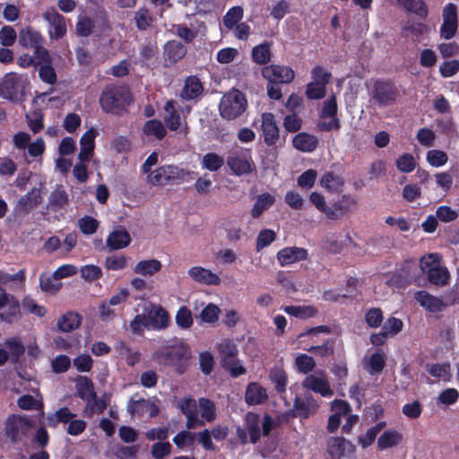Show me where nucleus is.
<instances>
[{"label": "nucleus", "instance_id": "obj_1", "mask_svg": "<svg viewBox=\"0 0 459 459\" xmlns=\"http://www.w3.org/2000/svg\"><path fill=\"white\" fill-rule=\"evenodd\" d=\"M132 102V96L127 88L116 86L104 90L100 98V104L107 113L120 115Z\"/></svg>", "mask_w": 459, "mask_h": 459}, {"label": "nucleus", "instance_id": "obj_2", "mask_svg": "<svg viewBox=\"0 0 459 459\" xmlns=\"http://www.w3.org/2000/svg\"><path fill=\"white\" fill-rule=\"evenodd\" d=\"M420 267L430 284L443 287L449 283L450 273L441 264L437 254L431 253L422 256L420 260Z\"/></svg>", "mask_w": 459, "mask_h": 459}, {"label": "nucleus", "instance_id": "obj_3", "mask_svg": "<svg viewBox=\"0 0 459 459\" xmlns=\"http://www.w3.org/2000/svg\"><path fill=\"white\" fill-rule=\"evenodd\" d=\"M192 174H194V172L179 169L174 165H163L148 175L147 182L152 186L180 184L192 179Z\"/></svg>", "mask_w": 459, "mask_h": 459}, {"label": "nucleus", "instance_id": "obj_4", "mask_svg": "<svg viewBox=\"0 0 459 459\" xmlns=\"http://www.w3.org/2000/svg\"><path fill=\"white\" fill-rule=\"evenodd\" d=\"M247 107L244 93L233 90L222 96L219 104L220 115L226 120H233L240 117Z\"/></svg>", "mask_w": 459, "mask_h": 459}, {"label": "nucleus", "instance_id": "obj_5", "mask_svg": "<svg viewBox=\"0 0 459 459\" xmlns=\"http://www.w3.org/2000/svg\"><path fill=\"white\" fill-rule=\"evenodd\" d=\"M217 350L221 358L222 367L230 371L231 377H238L247 372L246 368L239 363L238 347L231 340H223L218 344Z\"/></svg>", "mask_w": 459, "mask_h": 459}, {"label": "nucleus", "instance_id": "obj_6", "mask_svg": "<svg viewBox=\"0 0 459 459\" xmlns=\"http://www.w3.org/2000/svg\"><path fill=\"white\" fill-rule=\"evenodd\" d=\"M370 96L375 104L385 108L396 102L400 92L393 81L377 80L373 84Z\"/></svg>", "mask_w": 459, "mask_h": 459}, {"label": "nucleus", "instance_id": "obj_7", "mask_svg": "<svg viewBox=\"0 0 459 459\" xmlns=\"http://www.w3.org/2000/svg\"><path fill=\"white\" fill-rule=\"evenodd\" d=\"M18 42L24 48L33 49V53L38 54V57L42 61L48 59L49 51L44 47V37L31 26H27L19 31Z\"/></svg>", "mask_w": 459, "mask_h": 459}, {"label": "nucleus", "instance_id": "obj_8", "mask_svg": "<svg viewBox=\"0 0 459 459\" xmlns=\"http://www.w3.org/2000/svg\"><path fill=\"white\" fill-rule=\"evenodd\" d=\"M30 428L31 423L28 419L13 414L6 420L4 434L13 445H15L23 442Z\"/></svg>", "mask_w": 459, "mask_h": 459}, {"label": "nucleus", "instance_id": "obj_9", "mask_svg": "<svg viewBox=\"0 0 459 459\" xmlns=\"http://www.w3.org/2000/svg\"><path fill=\"white\" fill-rule=\"evenodd\" d=\"M417 264L413 261H404L399 269L393 272L386 284L396 289H405L416 277Z\"/></svg>", "mask_w": 459, "mask_h": 459}, {"label": "nucleus", "instance_id": "obj_10", "mask_svg": "<svg viewBox=\"0 0 459 459\" xmlns=\"http://www.w3.org/2000/svg\"><path fill=\"white\" fill-rule=\"evenodd\" d=\"M24 85L22 79L16 73L6 74L0 82V97L11 101H16L23 95Z\"/></svg>", "mask_w": 459, "mask_h": 459}, {"label": "nucleus", "instance_id": "obj_11", "mask_svg": "<svg viewBox=\"0 0 459 459\" xmlns=\"http://www.w3.org/2000/svg\"><path fill=\"white\" fill-rule=\"evenodd\" d=\"M261 74L267 82L280 84H289L295 78V72L290 66L281 65H265Z\"/></svg>", "mask_w": 459, "mask_h": 459}, {"label": "nucleus", "instance_id": "obj_12", "mask_svg": "<svg viewBox=\"0 0 459 459\" xmlns=\"http://www.w3.org/2000/svg\"><path fill=\"white\" fill-rule=\"evenodd\" d=\"M318 407L317 402L311 394H305L303 397L296 396L293 402V410L287 411V415L306 420L316 413Z\"/></svg>", "mask_w": 459, "mask_h": 459}, {"label": "nucleus", "instance_id": "obj_13", "mask_svg": "<svg viewBox=\"0 0 459 459\" xmlns=\"http://www.w3.org/2000/svg\"><path fill=\"white\" fill-rule=\"evenodd\" d=\"M260 130L266 146L271 147L277 143L280 138V129L275 116L271 112H264L261 115Z\"/></svg>", "mask_w": 459, "mask_h": 459}, {"label": "nucleus", "instance_id": "obj_14", "mask_svg": "<svg viewBox=\"0 0 459 459\" xmlns=\"http://www.w3.org/2000/svg\"><path fill=\"white\" fill-rule=\"evenodd\" d=\"M43 18L49 23L48 34L51 39H62L66 34L65 19L54 7L48 8Z\"/></svg>", "mask_w": 459, "mask_h": 459}, {"label": "nucleus", "instance_id": "obj_15", "mask_svg": "<svg viewBox=\"0 0 459 459\" xmlns=\"http://www.w3.org/2000/svg\"><path fill=\"white\" fill-rule=\"evenodd\" d=\"M326 446L331 459H342L355 452L354 445L342 437H330Z\"/></svg>", "mask_w": 459, "mask_h": 459}, {"label": "nucleus", "instance_id": "obj_16", "mask_svg": "<svg viewBox=\"0 0 459 459\" xmlns=\"http://www.w3.org/2000/svg\"><path fill=\"white\" fill-rule=\"evenodd\" d=\"M204 86L196 75H189L185 79L180 98L184 100L197 102L204 93Z\"/></svg>", "mask_w": 459, "mask_h": 459}, {"label": "nucleus", "instance_id": "obj_17", "mask_svg": "<svg viewBox=\"0 0 459 459\" xmlns=\"http://www.w3.org/2000/svg\"><path fill=\"white\" fill-rule=\"evenodd\" d=\"M277 260L281 266H287L297 262L307 260L308 252L299 247H286L278 251Z\"/></svg>", "mask_w": 459, "mask_h": 459}, {"label": "nucleus", "instance_id": "obj_18", "mask_svg": "<svg viewBox=\"0 0 459 459\" xmlns=\"http://www.w3.org/2000/svg\"><path fill=\"white\" fill-rule=\"evenodd\" d=\"M414 299L423 308L431 313L441 312L448 306L441 299L433 296L426 290L416 291Z\"/></svg>", "mask_w": 459, "mask_h": 459}, {"label": "nucleus", "instance_id": "obj_19", "mask_svg": "<svg viewBox=\"0 0 459 459\" xmlns=\"http://www.w3.org/2000/svg\"><path fill=\"white\" fill-rule=\"evenodd\" d=\"M302 386L316 394H320L323 397H331L333 395V391L327 379L318 377L315 375L306 377L302 382Z\"/></svg>", "mask_w": 459, "mask_h": 459}, {"label": "nucleus", "instance_id": "obj_20", "mask_svg": "<svg viewBox=\"0 0 459 459\" xmlns=\"http://www.w3.org/2000/svg\"><path fill=\"white\" fill-rule=\"evenodd\" d=\"M106 243L110 250L122 249L130 245L131 236L123 226H119L108 234Z\"/></svg>", "mask_w": 459, "mask_h": 459}, {"label": "nucleus", "instance_id": "obj_21", "mask_svg": "<svg viewBox=\"0 0 459 459\" xmlns=\"http://www.w3.org/2000/svg\"><path fill=\"white\" fill-rule=\"evenodd\" d=\"M98 133L96 129L90 128L80 139L81 149L78 159L82 162H87L91 158L95 148V138Z\"/></svg>", "mask_w": 459, "mask_h": 459}, {"label": "nucleus", "instance_id": "obj_22", "mask_svg": "<svg viewBox=\"0 0 459 459\" xmlns=\"http://www.w3.org/2000/svg\"><path fill=\"white\" fill-rule=\"evenodd\" d=\"M188 275L201 284L217 286L221 283V279L216 273L202 266L191 267L188 270Z\"/></svg>", "mask_w": 459, "mask_h": 459}, {"label": "nucleus", "instance_id": "obj_23", "mask_svg": "<svg viewBox=\"0 0 459 459\" xmlns=\"http://www.w3.org/2000/svg\"><path fill=\"white\" fill-rule=\"evenodd\" d=\"M292 146L302 152H312L318 146V139L314 134L300 132L292 138Z\"/></svg>", "mask_w": 459, "mask_h": 459}, {"label": "nucleus", "instance_id": "obj_24", "mask_svg": "<svg viewBox=\"0 0 459 459\" xmlns=\"http://www.w3.org/2000/svg\"><path fill=\"white\" fill-rule=\"evenodd\" d=\"M266 389L256 382L249 383L245 392V401L248 405L262 404L267 400Z\"/></svg>", "mask_w": 459, "mask_h": 459}, {"label": "nucleus", "instance_id": "obj_25", "mask_svg": "<svg viewBox=\"0 0 459 459\" xmlns=\"http://www.w3.org/2000/svg\"><path fill=\"white\" fill-rule=\"evenodd\" d=\"M186 54V48L179 41L169 40L164 45V59L174 65L181 60Z\"/></svg>", "mask_w": 459, "mask_h": 459}, {"label": "nucleus", "instance_id": "obj_26", "mask_svg": "<svg viewBox=\"0 0 459 459\" xmlns=\"http://www.w3.org/2000/svg\"><path fill=\"white\" fill-rule=\"evenodd\" d=\"M167 365L173 367L177 373L183 374L187 368V357L182 350H171L164 354Z\"/></svg>", "mask_w": 459, "mask_h": 459}, {"label": "nucleus", "instance_id": "obj_27", "mask_svg": "<svg viewBox=\"0 0 459 459\" xmlns=\"http://www.w3.org/2000/svg\"><path fill=\"white\" fill-rule=\"evenodd\" d=\"M177 102L174 100H168L163 109L167 113L164 123L169 131H177L181 126V116L177 108Z\"/></svg>", "mask_w": 459, "mask_h": 459}, {"label": "nucleus", "instance_id": "obj_28", "mask_svg": "<svg viewBox=\"0 0 459 459\" xmlns=\"http://www.w3.org/2000/svg\"><path fill=\"white\" fill-rule=\"evenodd\" d=\"M152 329L161 330L169 325V314L161 306H155L147 315Z\"/></svg>", "mask_w": 459, "mask_h": 459}, {"label": "nucleus", "instance_id": "obj_29", "mask_svg": "<svg viewBox=\"0 0 459 459\" xmlns=\"http://www.w3.org/2000/svg\"><path fill=\"white\" fill-rule=\"evenodd\" d=\"M272 46L273 43L264 41L252 48L251 56L254 63L260 65H269L272 60Z\"/></svg>", "mask_w": 459, "mask_h": 459}, {"label": "nucleus", "instance_id": "obj_30", "mask_svg": "<svg viewBox=\"0 0 459 459\" xmlns=\"http://www.w3.org/2000/svg\"><path fill=\"white\" fill-rule=\"evenodd\" d=\"M320 186L329 193H341L344 187V179L333 171H327L320 178Z\"/></svg>", "mask_w": 459, "mask_h": 459}, {"label": "nucleus", "instance_id": "obj_31", "mask_svg": "<svg viewBox=\"0 0 459 459\" xmlns=\"http://www.w3.org/2000/svg\"><path fill=\"white\" fill-rule=\"evenodd\" d=\"M227 165L233 174L242 176L250 174L253 170L252 161L238 155H230L227 158Z\"/></svg>", "mask_w": 459, "mask_h": 459}, {"label": "nucleus", "instance_id": "obj_32", "mask_svg": "<svg viewBox=\"0 0 459 459\" xmlns=\"http://www.w3.org/2000/svg\"><path fill=\"white\" fill-rule=\"evenodd\" d=\"M403 441V435L396 429L385 430L377 439V448L385 450L398 446Z\"/></svg>", "mask_w": 459, "mask_h": 459}, {"label": "nucleus", "instance_id": "obj_33", "mask_svg": "<svg viewBox=\"0 0 459 459\" xmlns=\"http://www.w3.org/2000/svg\"><path fill=\"white\" fill-rule=\"evenodd\" d=\"M245 422L250 437V442L252 444H256L261 437L259 414L256 412L248 411L246 414Z\"/></svg>", "mask_w": 459, "mask_h": 459}, {"label": "nucleus", "instance_id": "obj_34", "mask_svg": "<svg viewBox=\"0 0 459 459\" xmlns=\"http://www.w3.org/2000/svg\"><path fill=\"white\" fill-rule=\"evenodd\" d=\"M82 323V316L79 313L68 311L58 319L57 327L61 332L69 333L77 329Z\"/></svg>", "mask_w": 459, "mask_h": 459}, {"label": "nucleus", "instance_id": "obj_35", "mask_svg": "<svg viewBox=\"0 0 459 459\" xmlns=\"http://www.w3.org/2000/svg\"><path fill=\"white\" fill-rule=\"evenodd\" d=\"M407 12L414 13L425 20L429 15V8L424 0H396Z\"/></svg>", "mask_w": 459, "mask_h": 459}, {"label": "nucleus", "instance_id": "obj_36", "mask_svg": "<svg viewBox=\"0 0 459 459\" xmlns=\"http://www.w3.org/2000/svg\"><path fill=\"white\" fill-rule=\"evenodd\" d=\"M39 64V79L48 84L53 85L57 81V76L55 68L52 65V57L50 53L48 52V59L47 61H42L39 58L38 62Z\"/></svg>", "mask_w": 459, "mask_h": 459}, {"label": "nucleus", "instance_id": "obj_37", "mask_svg": "<svg viewBox=\"0 0 459 459\" xmlns=\"http://www.w3.org/2000/svg\"><path fill=\"white\" fill-rule=\"evenodd\" d=\"M275 203V197L269 193L259 195L251 209V216L258 219L264 211L268 210Z\"/></svg>", "mask_w": 459, "mask_h": 459}, {"label": "nucleus", "instance_id": "obj_38", "mask_svg": "<svg viewBox=\"0 0 459 459\" xmlns=\"http://www.w3.org/2000/svg\"><path fill=\"white\" fill-rule=\"evenodd\" d=\"M162 264L157 259L139 261L134 267V273L143 276H153L161 270Z\"/></svg>", "mask_w": 459, "mask_h": 459}, {"label": "nucleus", "instance_id": "obj_39", "mask_svg": "<svg viewBox=\"0 0 459 459\" xmlns=\"http://www.w3.org/2000/svg\"><path fill=\"white\" fill-rule=\"evenodd\" d=\"M20 311L19 300L14 296H11V299L4 305V308L0 310V318L4 322L13 323L19 318Z\"/></svg>", "mask_w": 459, "mask_h": 459}, {"label": "nucleus", "instance_id": "obj_40", "mask_svg": "<svg viewBox=\"0 0 459 459\" xmlns=\"http://www.w3.org/2000/svg\"><path fill=\"white\" fill-rule=\"evenodd\" d=\"M142 131L144 135L154 136L158 140H162L167 134L162 122L155 118L146 121L143 126Z\"/></svg>", "mask_w": 459, "mask_h": 459}, {"label": "nucleus", "instance_id": "obj_41", "mask_svg": "<svg viewBox=\"0 0 459 459\" xmlns=\"http://www.w3.org/2000/svg\"><path fill=\"white\" fill-rule=\"evenodd\" d=\"M76 389L78 396L85 402L92 400L96 397V392L94 390L93 384L91 380L87 377H80L78 378Z\"/></svg>", "mask_w": 459, "mask_h": 459}, {"label": "nucleus", "instance_id": "obj_42", "mask_svg": "<svg viewBox=\"0 0 459 459\" xmlns=\"http://www.w3.org/2000/svg\"><path fill=\"white\" fill-rule=\"evenodd\" d=\"M159 54V48L156 43L148 42L139 48V60L134 63H139L141 66H149L148 62L157 58Z\"/></svg>", "mask_w": 459, "mask_h": 459}, {"label": "nucleus", "instance_id": "obj_43", "mask_svg": "<svg viewBox=\"0 0 459 459\" xmlns=\"http://www.w3.org/2000/svg\"><path fill=\"white\" fill-rule=\"evenodd\" d=\"M42 202L40 191L38 188H32L25 195L19 199V206L25 212H29L34 207H37Z\"/></svg>", "mask_w": 459, "mask_h": 459}, {"label": "nucleus", "instance_id": "obj_44", "mask_svg": "<svg viewBox=\"0 0 459 459\" xmlns=\"http://www.w3.org/2000/svg\"><path fill=\"white\" fill-rule=\"evenodd\" d=\"M75 414L71 412L67 407L59 408L55 413L48 414L47 417L48 425L50 428H56L59 423H68L74 419Z\"/></svg>", "mask_w": 459, "mask_h": 459}, {"label": "nucleus", "instance_id": "obj_45", "mask_svg": "<svg viewBox=\"0 0 459 459\" xmlns=\"http://www.w3.org/2000/svg\"><path fill=\"white\" fill-rule=\"evenodd\" d=\"M283 310L288 315L300 319L311 318L317 314V309L313 306H286Z\"/></svg>", "mask_w": 459, "mask_h": 459}, {"label": "nucleus", "instance_id": "obj_46", "mask_svg": "<svg viewBox=\"0 0 459 459\" xmlns=\"http://www.w3.org/2000/svg\"><path fill=\"white\" fill-rule=\"evenodd\" d=\"M356 205V200L351 195H342L331 207L336 214V220L348 213Z\"/></svg>", "mask_w": 459, "mask_h": 459}, {"label": "nucleus", "instance_id": "obj_47", "mask_svg": "<svg viewBox=\"0 0 459 459\" xmlns=\"http://www.w3.org/2000/svg\"><path fill=\"white\" fill-rule=\"evenodd\" d=\"M335 339L329 338L325 340L321 345H313L307 349V351L319 358H328L334 353Z\"/></svg>", "mask_w": 459, "mask_h": 459}, {"label": "nucleus", "instance_id": "obj_48", "mask_svg": "<svg viewBox=\"0 0 459 459\" xmlns=\"http://www.w3.org/2000/svg\"><path fill=\"white\" fill-rule=\"evenodd\" d=\"M309 201L316 206V208L325 214L330 220H336V214L330 206L326 204L325 196L317 192H312L309 195Z\"/></svg>", "mask_w": 459, "mask_h": 459}, {"label": "nucleus", "instance_id": "obj_49", "mask_svg": "<svg viewBox=\"0 0 459 459\" xmlns=\"http://www.w3.org/2000/svg\"><path fill=\"white\" fill-rule=\"evenodd\" d=\"M39 286L42 291L56 294L61 289L62 283L59 281V279L54 277V273H42L39 277Z\"/></svg>", "mask_w": 459, "mask_h": 459}, {"label": "nucleus", "instance_id": "obj_50", "mask_svg": "<svg viewBox=\"0 0 459 459\" xmlns=\"http://www.w3.org/2000/svg\"><path fill=\"white\" fill-rule=\"evenodd\" d=\"M270 380L274 384L275 390L278 394H283L287 386V374L281 368H274L271 369L269 374Z\"/></svg>", "mask_w": 459, "mask_h": 459}, {"label": "nucleus", "instance_id": "obj_51", "mask_svg": "<svg viewBox=\"0 0 459 459\" xmlns=\"http://www.w3.org/2000/svg\"><path fill=\"white\" fill-rule=\"evenodd\" d=\"M201 417L208 422H212L216 419L215 403L208 399L202 397L198 400Z\"/></svg>", "mask_w": 459, "mask_h": 459}, {"label": "nucleus", "instance_id": "obj_52", "mask_svg": "<svg viewBox=\"0 0 459 459\" xmlns=\"http://www.w3.org/2000/svg\"><path fill=\"white\" fill-rule=\"evenodd\" d=\"M427 371L433 377L443 379L445 381L449 380L451 376V367L448 363H434L427 365Z\"/></svg>", "mask_w": 459, "mask_h": 459}, {"label": "nucleus", "instance_id": "obj_53", "mask_svg": "<svg viewBox=\"0 0 459 459\" xmlns=\"http://www.w3.org/2000/svg\"><path fill=\"white\" fill-rule=\"evenodd\" d=\"M224 164L223 157L215 152H208L203 156L202 165L209 171H218Z\"/></svg>", "mask_w": 459, "mask_h": 459}, {"label": "nucleus", "instance_id": "obj_54", "mask_svg": "<svg viewBox=\"0 0 459 459\" xmlns=\"http://www.w3.org/2000/svg\"><path fill=\"white\" fill-rule=\"evenodd\" d=\"M243 18V8L241 6H233L228 10L223 17L224 26L231 30L237 25Z\"/></svg>", "mask_w": 459, "mask_h": 459}, {"label": "nucleus", "instance_id": "obj_55", "mask_svg": "<svg viewBox=\"0 0 459 459\" xmlns=\"http://www.w3.org/2000/svg\"><path fill=\"white\" fill-rule=\"evenodd\" d=\"M367 325L370 328L379 327L384 321V314L380 307H371L364 316Z\"/></svg>", "mask_w": 459, "mask_h": 459}, {"label": "nucleus", "instance_id": "obj_56", "mask_svg": "<svg viewBox=\"0 0 459 459\" xmlns=\"http://www.w3.org/2000/svg\"><path fill=\"white\" fill-rule=\"evenodd\" d=\"M100 222L90 215H84L78 220V227L83 235H92L99 229Z\"/></svg>", "mask_w": 459, "mask_h": 459}, {"label": "nucleus", "instance_id": "obj_57", "mask_svg": "<svg viewBox=\"0 0 459 459\" xmlns=\"http://www.w3.org/2000/svg\"><path fill=\"white\" fill-rule=\"evenodd\" d=\"M134 20L135 26L140 30H146L153 22L150 11L146 8H140L137 12H135Z\"/></svg>", "mask_w": 459, "mask_h": 459}, {"label": "nucleus", "instance_id": "obj_58", "mask_svg": "<svg viewBox=\"0 0 459 459\" xmlns=\"http://www.w3.org/2000/svg\"><path fill=\"white\" fill-rule=\"evenodd\" d=\"M385 366V355L382 352H374L369 357L368 371L370 375L381 373Z\"/></svg>", "mask_w": 459, "mask_h": 459}, {"label": "nucleus", "instance_id": "obj_59", "mask_svg": "<svg viewBox=\"0 0 459 459\" xmlns=\"http://www.w3.org/2000/svg\"><path fill=\"white\" fill-rule=\"evenodd\" d=\"M176 324L181 329H188L193 325V316L191 310L186 307L182 306L179 307L176 314Z\"/></svg>", "mask_w": 459, "mask_h": 459}, {"label": "nucleus", "instance_id": "obj_60", "mask_svg": "<svg viewBox=\"0 0 459 459\" xmlns=\"http://www.w3.org/2000/svg\"><path fill=\"white\" fill-rule=\"evenodd\" d=\"M68 195L65 190H55L49 196V205L55 210L63 209L68 204Z\"/></svg>", "mask_w": 459, "mask_h": 459}, {"label": "nucleus", "instance_id": "obj_61", "mask_svg": "<svg viewBox=\"0 0 459 459\" xmlns=\"http://www.w3.org/2000/svg\"><path fill=\"white\" fill-rule=\"evenodd\" d=\"M22 307L28 313L33 314L37 316L43 317L47 314V309L44 306L39 305L32 298L26 296L22 301Z\"/></svg>", "mask_w": 459, "mask_h": 459}, {"label": "nucleus", "instance_id": "obj_62", "mask_svg": "<svg viewBox=\"0 0 459 459\" xmlns=\"http://www.w3.org/2000/svg\"><path fill=\"white\" fill-rule=\"evenodd\" d=\"M395 165L399 171L410 173L415 169L416 161L411 154L403 153L396 159Z\"/></svg>", "mask_w": 459, "mask_h": 459}, {"label": "nucleus", "instance_id": "obj_63", "mask_svg": "<svg viewBox=\"0 0 459 459\" xmlns=\"http://www.w3.org/2000/svg\"><path fill=\"white\" fill-rule=\"evenodd\" d=\"M276 239V233L273 230L264 229L262 230L257 238L255 248L257 251L270 246Z\"/></svg>", "mask_w": 459, "mask_h": 459}, {"label": "nucleus", "instance_id": "obj_64", "mask_svg": "<svg viewBox=\"0 0 459 459\" xmlns=\"http://www.w3.org/2000/svg\"><path fill=\"white\" fill-rule=\"evenodd\" d=\"M26 118H27L28 126H29L30 129L34 134H37L43 129L44 115L40 110L34 111L31 114L26 115Z\"/></svg>", "mask_w": 459, "mask_h": 459}]
</instances>
